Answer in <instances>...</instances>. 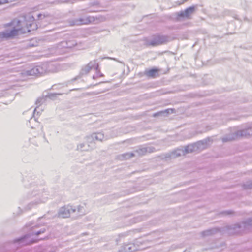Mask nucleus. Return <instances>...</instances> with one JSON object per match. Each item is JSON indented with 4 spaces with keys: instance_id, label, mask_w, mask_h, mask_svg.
Here are the masks:
<instances>
[{
    "instance_id": "obj_15",
    "label": "nucleus",
    "mask_w": 252,
    "mask_h": 252,
    "mask_svg": "<svg viewBox=\"0 0 252 252\" xmlns=\"http://www.w3.org/2000/svg\"><path fill=\"white\" fill-rule=\"evenodd\" d=\"M12 1L11 0H0V5Z\"/></svg>"
},
{
    "instance_id": "obj_13",
    "label": "nucleus",
    "mask_w": 252,
    "mask_h": 252,
    "mask_svg": "<svg viewBox=\"0 0 252 252\" xmlns=\"http://www.w3.org/2000/svg\"><path fill=\"white\" fill-rule=\"evenodd\" d=\"M96 74L95 76H93L94 79H95V78L103 76V74L100 73V71L98 70V68H97V70H96Z\"/></svg>"
},
{
    "instance_id": "obj_14",
    "label": "nucleus",
    "mask_w": 252,
    "mask_h": 252,
    "mask_svg": "<svg viewBox=\"0 0 252 252\" xmlns=\"http://www.w3.org/2000/svg\"><path fill=\"white\" fill-rule=\"evenodd\" d=\"M37 17L39 19H40V20H42L43 19H48L49 18V17L48 16H46L44 14H39L37 15Z\"/></svg>"
},
{
    "instance_id": "obj_12",
    "label": "nucleus",
    "mask_w": 252,
    "mask_h": 252,
    "mask_svg": "<svg viewBox=\"0 0 252 252\" xmlns=\"http://www.w3.org/2000/svg\"><path fill=\"white\" fill-rule=\"evenodd\" d=\"M195 10V8L193 6L187 8L184 13V16L186 17H189L190 15L193 13Z\"/></svg>"
},
{
    "instance_id": "obj_8",
    "label": "nucleus",
    "mask_w": 252,
    "mask_h": 252,
    "mask_svg": "<svg viewBox=\"0 0 252 252\" xmlns=\"http://www.w3.org/2000/svg\"><path fill=\"white\" fill-rule=\"evenodd\" d=\"M94 21V19L92 17H87L85 18H79L73 22L72 25H80L83 24H88Z\"/></svg>"
},
{
    "instance_id": "obj_9",
    "label": "nucleus",
    "mask_w": 252,
    "mask_h": 252,
    "mask_svg": "<svg viewBox=\"0 0 252 252\" xmlns=\"http://www.w3.org/2000/svg\"><path fill=\"white\" fill-rule=\"evenodd\" d=\"M159 69L157 68H154L146 71L145 74L149 77L155 78L158 75Z\"/></svg>"
},
{
    "instance_id": "obj_16",
    "label": "nucleus",
    "mask_w": 252,
    "mask_h": 252,
    "mask_svg": "<svg viewBox=\"0 0 252 252\" xmlns=\"http://www.w3.org/2000/svg\"><path fill=\"white\" fill-rule=\"evenodd\" d=\"M151 44H152L153 46H155V45H157V44H156V43H152Z\"/></svg>"
},
{
    "instance_id": "obj_4",
    "label": "nucleus",
    "mask_w": 252,
    "mask_h": 252,
    "mask_svg": "<svg viewBox=\"0 0 252 252\" xmlns=\"http://www.w3.org/2000/svg\"><path fill=\"white\" fill-rule=\"evenodd\" d=\"M46 65H42V64L40 65L36 66L30 70L27 71L26 74L29 76H40L45 74L44 69L46 67Z\"/></svg>"
},
{
    "instance_id": "obj_3",
    "label": "nucleus",
    "mask_w": 252,
    "mask_h": 252,
    "mask_svg": "<svg viewBox=\"0 0 252 252\" xmlns=\"http://www.w3.org/2000/svg\"><path fill=\"white\" fill-rule=\"evenodd\" d=\"M46 65H42V64L40 65L36 66L30 70L27 71L26 74L29 76H40L45 74L44 69L46 67Z\"/></svg>"
},
{
    "instance_id": "obj_6",
    "label": "nucleus",
    "mask_w": 252,
    "mask_h": 252,
    "mask_svg": "<svg viewBox=\"0 0 252 252\" xmlns=\"http://www.w3.org/2000/svg\"><path fill=\"white\" fill-rule=\"evenodd\" d=\"M42 65H46V67L44 69L45 74L56 72L62 69L60 65L58 63H42Z\"/></svg>"
},
{
    "instance_id": "obj_17",
    "label": "nucleus",
    "mask_w": 252,
    "mask_h": 252,
    "mask_svg": "<svg viewBox=\"0 0 252 252\" xmlns=\"http://www.w3.org/2000/svg\"><path fill=\"white\" fill-rule=\"evenodd\" d=\"M36 111V108L34 109V112Z\"/></svg>"
},
{
    "instance_id": "obj_2",
    "label": "nucleus",
    "mask_w": 252,
    "mask_h": 252,
    "mask_svg": "<svg viewBox=\"0 0 252 252\" xmlns=\"http://www.w3.org/2000/svg\"><path fill=\"white\" fill-rule=\"evenodd\" d=\"M45 231V228L41 229L39 231H35L31 235H28L20 240L21 243L25 244H30L37 241L35 238L36 236L40 234L44 233Z\"/></svg>"
},
{
    "instance_id": "obj_18",
    "label": "nucleus",
    "mask_w": 252,
    "mask_h": 252,
    "mask_svg": "<svg viewBox=\"0 0 252 252\" xmlns=\"http://www.w3.org/2000/svg\"><path fill=\"white\" fill-rule=\"evenodd\" d=\"M44 201H40V202H44Z\"/></svg>"
},
{
    "instance_id": "obj_5",
    "label": "nucleus",
    "mask_w": 252,
    "mask_h": 252,
    "mask_svg": "<svg viewBox=\"0 0 252 252\" xmlns=\"http://www.w3.org/2000/svg\"><path fill=\"white\" fill-rule=\"evenodd\" d=\"M76 209L72 206H64L61 208L59 210L58 216L61 218H67L70 216L71 213H74Z\"/></svg>"
},
{
    "instance_id": "obj_1",
    "label": "nucleus",
    "mask_w": 252,
    "mask_h": 252,
    "mask_svg": "<svg viewBox=\"0 0 252 252\" xmlns=\"http://www.w3.org/2000/svg\"><path fill=\"white\" fill-rule=\"evenodd\" d=\"M6 29L0 32V39H9L20 34L29 32L37 29L33 15L29 14L22 20L15 19L6 25Z\"/></svg>"
},
{
    "instance_id": "obj_7",
    "label": "nucleus",
    "mask_w": 252,
    "mask_h": 252,
    "mask_svg": "<svg viewBox=\"0 0 252 252\" xmlns=\"http://www.w3.org/2000/svg\"><path fill=\"white\" fill-rule=\"evenodd\" d=\"M98 66V64L96 60L91 61L87 65L82 68L81 73L82 74H87L92 69L94 68L95 70H97Z\"/></svg>"
},
{
    "instance_id": "obj_10",
    "label": "nucleus",
    "mask_w": 252,
    "mask_h": 252,
    "mask_svg": "<svg viewBox=\"0 0 252 252\" xmlns=\"http://www.w3.org/2000/svg\"><path fill=\"white\" fill-rule=\"evenodd\" d=\"M91 137L94 141H102L106 139L104 134L101 132L93 133L91 135Z\"/></svg>"
},
{
    "instance_id": "obj_11",
    "label": "nucleus",
    "mask_w": 252,
    "mask_h": 252,
    "mask_svg": "<svg viewBox=\"0 0 252 252\" xmlns=\"http://www.w3.org/2000/svg\"><path fill=\"white\" fill-rule=\"evenodd\" d=\"M77 211L81 215H84L87 212V210L86 209V204H83L82 205H80L77 207Z\"/></svg>"
}]
</instances>
